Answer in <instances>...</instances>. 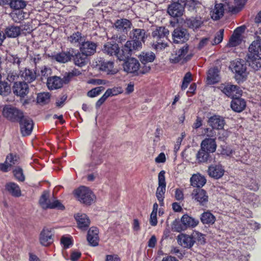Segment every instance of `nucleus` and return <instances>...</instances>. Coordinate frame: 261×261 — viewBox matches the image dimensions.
<instances>
[{
  "label": "nucleus",
  "instance_id": "51",
  "mask_svg": "<svg viewBox=\"0 0 261 261\" xmlns=\"http://www.w3.org/2000/svg\"><path fill=\"white\" fill-rule=\"evenodd\" d=\"M192 234L195 241L197 240L201 244H205V239L204 234L198 231L194 230Z\"/></svg>",
  "mask_w": 261,
  "mask_h": 261
},
{
  "label": "nucleus",
  "instance_id": "23",
  "mask_svg": "<svg viewBox=\"0 0 261 261\" xmlns=\"http://www.w3.org/2000/svg\"><path fill=\"white\" fill-rule=\"evenodd\" d=\"M204 21V18L200 16H196L187 18L185 20V23L188 28L195 30L201 28L203 24Z\"/></svg>",
  "mask_w": 261,
  "mask_h": 261
},
{
  "label": "nucleus",
  "instance_id": "59",
  "mask_svg": "<svg viewBox=\"0 0 261 261\" xmlns=\"http://www.w3.org/2000/svg\"><path fill=\"white\" fill-rule=\"evenodd\" d=\"M18 157L13 154H10L7 156L6 161L8 162L9 164H12V166L18 162Z\"/></svg>",
  "mask_w": 261,
  "mask_h": 261
},
{
  "label": "nucleus",
  "instance_id": "41",
  "mask_svg": "<svg viewBox=\"0 0 261 261\" xmlns=\"http://www.w3.org/2000/svg\"><path fill=\"white\" fill-rule=\"evenodd\" d=\"M119 49V47L118 44L108 42L103 45L102 50L105 54L111 56H116Z\"/></svg>",
  "mask_w": 261,
  "mask_h": 261
},
{
  "label": "nucleus",
  "instance_id": "13",
  "mask_svg": "<svg viewBox=\"0 0 261 261\" xmlns=\"http://www.w3.org/2000/svg\"><path fill=\"white\" fill-rule=\"evenodd\" d=\"M18 122L22 136H27L30 135L32 132L34 125L32 119L24 115Z\"/></svg>",
  "mask_w": 261,
  "mask_h": 261
},
{
  "label": "nucleus",
  "instance_id": "42",
  "mask_svg": "<svg viewBox=\"0 0 261 261\" xmlns=\"http://www.w3.org/2000/svg\"><path fill=\"white\" fill-rule=\"evenodd\" d=\"M200 219L203 224L208 226L213 225L216 221V217L209 211L204 212L201 214Z\"/></svg>",
  "mask_w": 261,
  "mask_h": 261
},
{
  "label": "nucleus",
  "instance_id": "45",
  "mask_svg": "<svg viewBox=\"0 0 261 261\" xmlns=\"http://www.w3.org/2000/svg\"><path fill=\"white\" fill-rule=\"evenodd\" d=\"M87 57L81 52L75 54L72 58H73L74 63L75 65L83 67L87 63L88 60Z\"/></svg>",
  "mask_w": 261,
  "mask_h": 261
},
{
  "label": "nucleus",
  "instance_id": "8",
  "mask_svg": "<svg viewBox=\"0 0 261 261\" xmlns=\"http://www.w3.org/2000/svg\"><path fill=\"white\" fill-rule=\"evenodd\" d=\"M3 115L12 122H19L24 116L23 113L14 107H6L3 111Z\"/></svg>",
  "mask_w": 261,
  "mask_h": 261
},
{
  "label": "nucleus",
  "instance_id": "52",
  "mask_svg": "<svg viewBox=\"0 0 261 261\" xmlns=\"http://www.w3.org/2000/svg\"><path fill=\"white\" fill-rule=\"evenodd\" d=\"M51 73V70L50 68L46 66H43L41 68L40 75L41 76L42 80L44 78L48 80V78H49V76Z\"/></svg>",
  "mask_w": 261,
  "mask_h": 261
},
{
  "label": "nucleus",
  "instance_id": "32",
  "mask_svg": "<svg viewBox=\"0 0 261 261\" xmlns=\"http://www.w3.org/2000/svg\"><path fill=\"white\" fill-rule=\"evenodd\" d=\"M180 220L182 224L185 227V229L188 227L192 228H195L199 223V221L198 219H195L189 216L187 214L182 216Z\"/></svg>",
  "mask_w": 261,
  "mask_h": 261
},
{
  "label": "nucleus",
  "instance_id": "34",
  "mask_svg": "<svg viewBox=\"0 0 261 261\" xmlns=\"http://www.w3.org/2000/svg\"><path fill=\"white\" fill-rule=\"evenodd\" d=\"M64 84L63 79L57 76L48 78L46 83L48 88L51 90L61 88Z\"/></svg>",
  "mask_w": 261,
  "mask_h": 261
},
{
  "label": "nucleus",
  "instance_id": "7",
  "mask_svg": "<svg viewBox=\"0 0 261 261\" xmlns=\"http://www.w3.org/2000/svg\"><path fill=\"white\" fill-rule=\"evenodd\" d=\"M75 195L82 203L90 204L93 200V194L88 188L82 186L75 191Z\"/></svg>",
  "mask_w": 261,
  "mask_h": 261
},
{
  "label": "nucleus",
  "instance_id": "53",
  "mask_svg": "<svg viewBox=\"0 0 261 261\" xmlns=\"http://www.w3.org/2000/svg\"><path fill=\"white\" fill-rule=\"evenodd\" d=\"M49 98L50 95L48 93H41L38 94L37 100L39 103H45L49 101Z\"/></svg>",
  "mask_w": 261,
  "mask_h": 261
},
{
  "label": "nucleus",
  "instance_id": "4",
  "mask_svg": "<svg viewBox=\"0 0 261 261\" xmlns=\"http://www.w3.org/2000/svg\"><path fill=\"white\" fill-rule=\"evenodd\" d=\"M103 149L100 145L95 144L93 146L90 162L87 164L90 170L97 168L103 162Z\"/></svg>",
  "mask_w": 261,
  "mask_h": 261
},
{
  "label": "nucleus",
  "instance_id": "25",
  "mask_svg": "<svg viewBox=\"0 0 261 261\" xmlns=\"http://www.w3.org/2000/svg\"><path fill=\"white\" fill-rule=\"evenodd\" d=\"M247 55L258 57L261 55V39L257 37L253 41L248 47V53Z\"/></svg>",
  "mask_w": 261,
  "mask_h": 261
},
{
  "label": "nucleus",
  "instance_id": "14",
  "mask_svg": "<svg viewBox=\"0 0 261 261\" xmlns=\"http://www.w3.org/2000/svg\"><path fill=\"white\" fill-rule=\"evenodd\" d=\"M140 64L138 60L134 58H130L126 60L123 64L124 71L129 73L138 74V70Z\"/></svg>",
  "mask_w": 261,
  "mask_h": 261
},
{
  "label": "nucleus",
  "instance_id": "44",
  "mask_svg": "<svg viewBox=\"0 0 261 261\" xmlns=\"http://www.w3.org/2000/svg\"><path fill=\"white\" fill-rule=\"evenodd\" d=\"M139 58L143 64H146L149 62H152L155 58V55L152 51L142 52Z\"/></svg>",
  "mask_w": 261,
  "mask_h": 261
},
{
  "label": "nucleus",
  "instance_id": "19",
  "mask_svg": "<svg viewBox=\"0 0 261 261\" xmlns=\"http://www.w3.org/2000/svg\"><path fill=\"white\" fill-rule=\"evenodd\" d=\"M13 91L16 95L24 97L29 92V86L24 81L15 82L13 86Z\"/></svg>",
  "mask_w": 261,
  "mask_h": 261
},
{
  "label": "nucleus",
  "instance_id": "47",
  "mask_svg": "<svg viewBox=\"0 0 261 261\" xmlns=\"http://www.w3.org/2000/svg\"><path fill=\"white\" fill-rule=\"evenodd\" d=\"M27 4V2L24 0H11L10 3V7L15 10L24 9Z\"/></svg>",
  "mask_w": 261,
  "mask_h": 261
},
{
  "label": "nucleus",
  "instance_id": "33",
  "mask_svg": "<svg viewBox=\"0 0 261 261\" xmlns=\"http://www.w3.org/2000/svg\"><path fill=\"white\" fill-rule=\"evenodd\" d=\"M205 177L200 173L193 174L190 178L191 185L193 187L201 188L206 184Z\"/></svg>",
  "mask_w": 261,
  "mask_h": 261
},
{
  "label": "nucleus",
  "instance_id": "63",
  "mask_svg": "<svg viewBox=\"0 0 261 261\" xmlns=\"http://www.w3.org/2000/svg\"><path fill=\"white\" fill-rule=\"evenodd\" d=\"M61 243L66 249L68 248L72 244V241L70 238L63 237L61 239Z\"/></svg>",
  "mask_w": 261,
  "mask_h": 261
},
{
  "label": "nucleus",
  "instance_id": "29",
  "mask_svg": "<svg viewBox=\"0 0 261 261\" xmlns=\"http://www.w3.org/2000/svg\"><path fill=\"white\" fill-rule=\"evenodd\" d=\"M196 161L199 164L210 163L213 160L211 153L200 148L196 155Z\"/></svg>",
  "mask_w": 261,
  "mask_h": 261
},
{
  "label": "nucleus",
  "instance_id": "54",
  "mask_svg": "<svg viewBox=\"0 0 261 261\" xmlns=\"http://www.w3.org/2000/svg\"><path fill=\"white\" fill-rule=\"evenodd\" d=\"M241 42V37L233 34L229 39L228 45L230 47H235L239 45Z\"/></svg>",
  "mask_w": 261,
  "mask_h": 261
},
{
  "label": "nucleus",
  "instance_id": "24",
  "mask_svg": "<svg viewBox=\"0 0 261 261\" xmlns=\"http://www.w3.org/2000/svg\"><path fill=\"white\" fill-rule=\"evenodd\" d=\"M230 107L234 112L240 113L246 107V101L242 98L236 96L232 98Z\"/></svg>",
  "mask_w": 261,
  "mask_h": 261
},
{
  "label": "nucleus",
  "instance_id": "55",
  "mask_svg": "<svg viewBox=\"0 0 261 261\" xmlns=\"http://www.w3.org/2000/svg\"><path fill=\"white\" fill-rule=\"evenodd\" d=\"M104 87L100 86L93 88L88 92L87 96L89 97H94L100 94V93L103 90Z\"/></svg>",
  "mask_w": 261,
  "mask_h": 261
},
{
  "label": "nucleus",
  "instance_id": "64",
  "mask_svg": "<svg viewBox=\"0 0 261 261\" xmlns=\"http://www.w3.org/2000/svg\"><path fill=\"white\" fill-rule=\"evenodd\" d=\"M109 97L107 93L105 92L103 95L97 100L95 104V107L96 109L99 108V107L104 103L106 99Z\"/></svg>",
  "mask_w": 261,
  "mask_h": 261
},
{
  "label": "nucleus",
  "instance_id": "3",
  "mask_svg": "<svg viewBox=\"0 0 261 261\" xmlns=\"http://www.w3.org/2000/svg\"><path fill=\"white\" fill-rule=\"evenodd\" d=\"M189 49V45L187 44H184L182 47L175 51V54L172 55L170 59V62L174 64L180 63L181 64H184L190 60L193 57V54L191 53L187 54Z\"/></svg>",
  "mask_w": 261,
  "mask_h": 261
},
{
  "label": "nucleus",
  "instance_id": "61",
  "mask_svg": "<svg viewBox=\"0 0 261 261\" xmlns=\"http://www.w3.org/2000/svg\"><path fill=\"white\" fill-rule=\"evenodd\" d=\"M119 90L120 88H110L107 90L106 93L109 97L115 96L121 92Z\"/></svg>",
  "mask_w": 261,
  "mask_h": 261
},
{
  "label": "nucleus",
  "instance_id": "1",
  "mask_svg": "<svg viewBox=\"0 0 261 261\" xmlns=\"http://www.w3.org/2000/svg\"><path fill=\"white\" fill-rule=\"evenodd\" d=\"M39 203L44 210L57 209L63 211L65 208L64 205L61 203L60 200L57 199L54 195L50 197L49 192L47 190L43 192L40 197Z\"/></svg>",
  "mask_w": 261,
  "mask_h": 261
},
{
  "label": "nucleus",
  "instance_id": "10",
  "mask_svg": "<svg viewBox=\"0 0 261 261\" xmlns=\"http://www.w3.org/2000/svg\"><path fill=\"white\" fill-rule=\"evenodd\" d=\"M173 42L175 43H182L187 41L190 37L188 30L181 27L174 29L172 33Z\"/></svg>",
  "mask_w": 261,
  "mask_h": 261
},
{
  "label": "nucleus",
  "instance_id": "56",
  "mask_svg": "<svg viewBox=\"0 0 261 261\" xmlns=\"http://www.w3.org/2000/svg\"><path fill=\"white\" fill-rule=\"evenodd\" d=\"M224 32L223 29H221L216 34L213 42L212 43L213 45L218 44L222 42L223 38Z\"/></svg>",
  "mask_w": 261,
  "mask_h": 261
},
{
  "label": "nucleus",
  "instance_id": "39",
  "mask_svg": "<svg viewBox=\"0 0 261 261\" xmlns=\"http://www.w3.org/2000/svg\"><path fill=\"white\" fill-rule=\"evenodd\" d=\"M207 83L210 85H213L220 80L219 75V70L217 68L214 67L208 70L206 78Z\"/></svg>",
  "mask_w": 261,
  "mask_h": 261
},
{
  "label": "nucleus",
  "instance_id": "30",
  "mask_svg": "<svg viewBox=\"0 0 261 261\" xmlns=\"http://www.w3.org/2000/svg\"><path fill=\"white\" fill-rule=\"evenodd\" d=\"M243 60H236L231 63L232 70L238 75L244 77L246 71V65Z\"/></svg>",
  "mask_w": 261,
  "mask_h": 261
},
{
  "label": "nucleus",
  "instance_id": "60",
  "mask_svg": "<svg viewBox=\"0 0 261 261\" xmlns=\"http://www.w3.org/2000/svg\"><path fill=\"white\" fill-rule=\"evenodd\" d=\"M247 187L249 189L253 191H257L259 189L258 183L253 178L250 179L249 182L247 184Z\"/></svg>",
  "mask_w": 261,
  "mask_h": 261
},
{
  "label": "nucleus",
  "instance_id": "15",
  "mask_svg": "<svg viewBox=\"0 0 261 261\" xmlns=\"http://www.w3.org/2000/svg\"><path fill=\"white\" fill-rule=\"evenodd\" d=\"M74 49L72 48H69L66 51H61L55 54L52 58L57 62L60 63H66L70 61L73 57Z\"/></svg>",
  "mask_w": 261,
  "mask_h": 261
},
{
  "label": "nucleus",
  "instance_id": "36",
  "mask_svg": "<svg viewBox=\"0 0 261 261\" xmlns=\"http://www.w3.org/2000/svg\"><path fill=\"white\" fill-rule=\"evenodd\" d=\"M21 32L20 27L11 25L6 28L4 34L6 37L16 38L20 35Z\"/></svg>",
  "mask_w": 261,
  "mask_h": 261
},
{
  "label": "nucleus",
  "instance_id": "49",
  "mask_svg": "<svg viewBox=\"0 0 261 261\" xmlns=\"http://www.w3.org/2000/svg\"><path fill=\"white\" fill-rule=\"evenodd\" d=\"M8 61L13 65H16L18 67L20 66L22 59L18 57L17 55L10 54L7 57Z\"/></svg>",
  "mask_w": 261,
  "mask_h": 261
},
{
  "label": "nucleus",
  "instance_id": "20",
  "mask_svg": "<svg viewBox=\"0 0 261 261\" xmlns=\"http://www.w3.org/2000/svg\"><path fill=\"white\" fill-rule=\"evenodd\" d=\"M40 244L44 246H48L54 241L53 234L51 231L47 228H44L39 236Z\"/></svg>",
  "mask_w": 261,
  "mask_h": 261
},
{
  "label": "nucleus",
  "instance_id": "40",
  "mask_svg": "<svg viewBox=\"0 0 261 261\" xmlns=\"http://www.w3.org/2000/svg\"><path fill=\"white\" fill-rule=\"evenodd\" d=\"M21 77L24 82L31 83L36 79V73L34 70L25 68L23 70H20Z\"/></svg>",
  "mask_w": 261,
  "mask_h": 261
},
{
  "label": "nucleus",
  "instance_id": "11",
  "mask_svg": "<svg viewBox=\"0 0 261 261\" xmlns=\"http://www.w3.org/2000/svg\"><path fill=\"white\" fill-rule=\"evenodd\" d=\"M97 46V42L86 40V38L80 45V50L86 56H90L96 53Z\"/></svg>",
  "mask_w": 261,
  "mask_h": 261
},
{
  "label": "nucleus",
  "instance_id": "46",
  "mask_svg": "<svg viewBox=\"0 0 261 261\" xmlns=\"http://www.w3.org/2000/svg\"><path fill=\"white\" fill-rule=\"evenodd\" d=\"M114 62L112 61H103L100 64V70L107 72L108 74H114L116 73L113 69Z\"/></svg>",
  "mask_w": 261,
  "mask_h": 261
},
{
  "label": "nucleus",
  "instance_id": "17",
  "mask_svg": "<svg viewBox=\"0 0 261 261\" xmlns=\"http://www.w3.org/2000/svg\"><path fill=\"white\" fill-rule=\"evenodd\" d=\"M207 123L212 129L219 130L223 129L225 121L222 116L214 115L208 118Z\"/></svg>",
  "mask_w": 261,
  "mask_h": 261
},
{
  "label": "nucleus",
  "instance_id": "22",
  "mask_svg": "<svg viewBox=\"0 0 261 261\" xmlns=\"http://www.w3.org/2000/svg\"><path fill=\"white\" fill-rule=\"evenodd\" d=\"M79 228L82 230H86L90 224V220L85 214L77 213L74 215Z\"/></svg>",
  "mask_w": 261,
  "mask_h": 261
},
{
  "label": "nucleus",
  "instance_id": "21",
  "mask_svg": "<svg viewBox=\"0 0 261 261\" xmlns=\"http://www.w3.org/2000/svg\"><path fill=\"white\" fill-rule=\"evenodd\" d=\"M225 172L224 169L221 165H212L208 167L207 173L208 175L215 179L221 178Z\"/></svg>",
  "mask_w": 261,
  "mask_h": 261
},
{
  "label": "nucleus",
  "instance_id": "43",
  "mask_svg": "<svg viewBox=\"0 0 261 261\" xmlns=\"http://www.w3.org/2000/svg\"><path fill=\"white\" fill-rule=\"evenodd\" d=\"M211 17L213 20H217L224 15L223 4H216L214 9L211 12Z\"/></svg>",
  "mask_w": 261,
  "mask_h": 261
},
{
  "label": "nucleus",
  "instance_id": "6",
  "mask_svg": "<svg viewBox=\"0 0 261 261\" xmlns=\"http://www.w3.org/2000/svg\"><path fill=\"white\" fill-rule=\"evenodd\" d=\"M165 171L162 170L158 174V187L156 191V197L161 206L164 204V195L166 192V182L165 181Z\"/></svg>",
  "mask_w": 261,
  "mask_h": 261
},
{
  "label": "nucleus",
  "instance_id": "16",
  "mask_svg": "<svg viewBox=\"0 0 261 261\" xmlns=\"http://www.w3.org/2000/svg\"><path fill=\"white\" fill-rule=\"evenodd\" d=\"M184 6V5L173 2L168 6L167 12L172 17H179L183 14Z\"/></svg>",
  "mask_w": 261,
  "mask_h": 261
},
{
  "label": "nucleus",
  "instance_id": "57",
  "mask_svg": "<svg viewBox=\"0 0 261 261\" xmlns=\"http://www.w3.org/2000/svg\"><path fill=\"white\" fill-rule=\"evenodd\" d=\"M167 46V44L163 42V40H162L161 39L159 41L157 40V41L153 43V44H152V47L158 51L164 49Z\"/></svg>",
  "mask_w": 261,
  "mask_h": 261
},
{
  "label": "nucleus",
  "instance_id": "37",
  "mask_svg": "<svg viewBox=\"0 0 261 261\" xmlns=\"http://www.w3.org/2000/svg\"><path fill=\"white\" fill-rule=\"evenodd\" d=\"M222 91L228 97H231L232 98L237 96L236 94L240 95L239 87L236 85L227 84L225 86Z\"/></svg>",
  "mask_w": 261,
  "mask_h": 261
},
{
  "label": "nucleus",
  "instance_id": "18",
  "mask_svg": "<svg viewBox=\"0 0 261 261\" xmlns=\"http://www.w3.org/2000/svg\"><path fill=\"white\" fill-rule=\"evenodd\" d=\"M177 240L179 245L188 249L192 248L195 243L192 234L188 235L185 233L178 234L177 237Z\"/></svg>",
  "mask_w": 261,
  "mask_h": 261
},
{
  "label": "nucleus",
  "instance_id": "12",
  "mask_svg": "<svg viewBox=\"0 0 261 261\" xmlns=\"http://www.w3.org/2000/svg\"><path fill=\"white\" fill-rule=\"evenodd\" d=\"M191 195L192 199L202 206L205 205L208 201V196L206 191L201 188L194 189Z\"/></svg>",
  "mask_w": 261,
  "mask_h": 261
},
{
  "label": "nucleus",
  "instance_id": "48",
  "mask_svg": "<svg viewBox=\"0 0 261 261\" xmlns=\"http://www.w3.org/2000/svg\"><path fill=\"white\" fill-rule=\"evenodd\" d=\"M11 91L10 86L6 82L0 80V95L6 96Z\"/></svg>",
  "mask_w": 261,
  "mask_h": 261
},
{
  "label": "nucleus",
  "instance_id": "62",
  "mask_svg": "<svg viewBox=\"0 0 261 261\" xmlns=\"http://www.w3.org/2000/svg\"><path fill=\"white\" fill-rule=\"evenodd\" d=\"M221 150L220 153L222 155L230 156L234 152V151L228 146H221Z\"/></svg>",
  "mask_w": 261,
  "mask_h": 261
},
{
  "label": "nucleus",
  "instance_id": "35",
  "mask_svg": "<svg viewBox=\"0 0 261 261\" xmlns=\"http://www.w3.org/2000/svg\"><path fill=\"white\" fill-rule=\"evenodd\" d=\"M152 36L153 38L160 40L165 38H167L169 35V31L165 27H156L154 30L152 32Z\"/></svg>",
  "mask_w": 261,
  "mask_h": 261
},
{
  "label": "nucleus",
  "instance_id": "5",
  "mask_svg": "<svg viewBox=\"0 0 261 261\" xmlns=\"http://www.w3.org/2000/svg\"><path fill=\"white\" fill-rule=\"evenodd\" d=\"M65 34L66 36L67 41L74 46H80L86 36L83 35L77 29L74 30H65Z\"/></svg>",
  "mask_w": 261,
  "mask_h": 261
},
{
  "label": "nucleus",
  "instance_id": "50",
  "mask_svg": "<svg viewBox=\"0 0 261 261\" xmlns=\"http://www.w3.org/2000/svg\"><path fill=\"white\" fill-rule=\"evenodd\" d=\"M13 173L15 178L19 181L23 182L25 180V176L23 173L22 168L19 167H16L13 170Z\"/></svg>",
  "mask_w": 261,
  "mask_h": 261
},
{
  "label": "nucleus",
  "instance_id": "9",
  "mask_svg": "<svg viewBox=\"0 0 261 261\" xmlns=\"http://www.w3.org/2000/svg\"><path fill=\"white\" fill-rule=\"evenodd\" d=\"M137 51L134 46L132 45L130 42H126L122 47L121 50L120 48L117 52L116 57L119 61H123L125 62L126 60L130 59L129 57L132 54H135Z\"/></svg>",
  "mask_w": 261,
  "mask_h": 261
},
{
  "label": "nucleus",
  "instance_id": "27",
  "mask_svg": "<svg viewBox=\"0 0 261 261\" xmlns=\"http://www.w3.org/2000/svg\"><path fill=\"white\" fill-rule=\"evenodd\" d=\"M98 229L96 227H91L87 233V240L89 244L92 246L98 245Z\"/></svg>",
  "mask_w": 261,
  "mask_h": 261
},
{
  "label": "nucleus",
  "instance_id": "26",
  "mask_svg": "<svg viewBox=\"0 0 261 261\" xmlns=\"http://www.w3.org/2000/svg\"><path fill=\"white\" fill-rule=\"evenodd\" d=\"M200 148L211 153L215 152L217 148L215 139L210 138H205L202 141Z\"/></svg>",
  "mask_w": 261,
  "mask_h": 261
},
{
  "label": "nucleus",
  "instance_id": "28",
  "mask_svg": "<svg viewBox=\"0 0 261 261\" xmlns=\"http://www.w3.org/2000/svg\"><path fill=\"white\" fill-rule=\"evenodd\" d=\"M131 25V22L126 19H118L114 24V27L118 31L125 33L130 29Z\"/></svg>",
  "mask_w": 261,
  "mask_h": 261
},
{
  "label": "nucleus",
  "instance_id": "2",
  "mask_svg": "<svg viewBox=\"0 0 261 261\" xmlns=\"http://www.w3.org/2000/svg\"><path fill=\"white\" fill-rule=\"evenodd\" d=\"M130 38L132 40L127 42H130L132 45L139 50L142 48V43L145 42L147 35L144 29H134L130 33Z\"/></svg>",
  "mask_w": 261,
  "mask_h": 261
},
{
  "label": "nucleus",
  "instance_id": "31",
  "mask_svg": "<svg viewBox=\"0 0 261 261\" xmlns=\"http://www.w3.org/2000/svg\"><path fill=\"white\" fill-rule=\"evenodd\" d=\"M5 190L12 196L19 197L21 196V191L19 186L14 182H9L5 185Z\"/></svg>",
  "mask_w": 261,
  "mask_h": 261
},
{
  "label": "nucleus",
  "instance_id": "58",
  "mask_svg": "<svg viewBox=\"0 0 261 261\" xmlns=\"http://www.w3.org/2000/svg\"><path fill=\"white\" fill-rule=\"evenodd\" d=\"M19 75L14 71H10L7 75V80L10 83L16 82V81L18 79Z\"/></svg>",
  "mask_w": 261,
  "mask_h": 261
},
{
  "label": "nucleus",
  "instance_id": "38",
  "mask_svg": "<svg viewBox=\"0 0 261 261\" xmlns=\"http://www.w3.org/2000/svg\"><path fill=\"white\" fill-rule=\"evenodd\" d=\"M246 62L249 66L254 70H258L261 68V57H256V56L247 55L246 57Z\"/></svg>",
  "mask_w": 261,
  "mask_h": 261
}]
</instances>
